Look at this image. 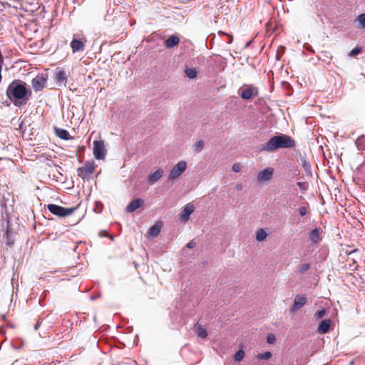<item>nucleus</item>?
<instances>
[{"label": "nucleus", "mask_w": 365, "mask_h": 365, "mask_svg": "<svg viewBox=\"0 0 365 365\" xmlns=\"http://www.w3.org/2000/svg\"><path fill=\"white\" fill-rule=\"evenodd\" d=\"M55 81L58 86H66L67 75L64 71H58L55 73Z\"/></svg>", "instance_id": "dca6fc26"}, {"label": "nucleus", "mask_w": 365, "mask_h": 365, "mask_svg": "<svg viewBox=\"0 0 365 365\" xmlns=\"http://www.w3.org/2000/svg\"><path fill=\"white\" fill-rule=\"evenodd\" d=\"M162 227V222H157L155 224H154L149 230L148 234L150 237H157L159 233L160 232Z\"/></svg>", "instance_id": "aec40b11"}, {"label": "nucleus", "mask_w": 365, "mask_h": 365, "mask_svg": "<svg viewBox=\"0 0 365 365\" xmlns=\"http://www.w3.org/2000/svg\"><path fill=\"white\" fill-rule=\"evenodd\" d=\"M295 146L294 140L287 135L281 134L271 138L260 150L273 152L279 148H292Z\"/></svg>", "instance_id": "f257e3e1"}, {"label": "nucleus", "mask_w": 365, "mask_h": 365, "mask_svg": "<svg viewBox=\"0 0 365 365\" xmlns=\"http://www.w3.org/2000/svg\"><path fill=\"white\" fill-rule=\"evenodd\" d=\"M54 132L56 136L63 140H71L73 139V137L71 136L69 133L63 128L54 127Z\"/></svg>", "instance_id": "a211bd4d"}, {"label": "nucleus", "mask_w": 365, "mask_h": 365, "mask_svg": "<svg viewBox=\"0 0 365 365\" xmlns=\"http://www.w3.org/2000/svg\"><path fill=\"white\" fill-rule=\"evenodd\" d=\"M185 75L190 79L197 77V72L195 68H186L185 71Z\"/></svg>", "instance_id": "4be33fe9"}, {"label": "nucleus", "mask_w": 365, "mask_h": 365, "mask_svg": "<svg viewBox=\"0 0 365 365\" xmlns=\"http://www.w3.org/2000/svg\"><path fill=\"white\" fill-rule=\"evenodd\" d=\"M309 204L305 203V205L299 207L298 211L301 216H304L308 212Z\"/></svg>", "instance_id": "7c9ffc66"}, {"label": "nucleus", "mask_w": 365, "mask_h": 365, "mask_svg": "<svg viewBox=\"0 0 365 365\" xmlns=\"http://www.w3.org/2000/svg\"><path fill=\"white\" fill-rule=\"evenodd\" d=\"M331 324V321L330 319L322 320L318 326L317 331L322 334H327L329 331Z\"/></svg>", "instance_id": "f3484780"}, {"label": "nucleus", "mask_w": 365, "mask_h": 365, "mask_svg": "<svg viewBox=\"0 0 365 365\" xmlns=\"http://www.w3.org/2000/svg\"><path fill=\"white\" fill-rule=\"evenodd\" d=\"M307 302V299L304 294H297L294 299V303L289 309V312L294 313Z\"/></svg>", "instance_id": "1a4fd4ad"}, {"label": "nucleus", "mask_w": 365, "mask_h": 365, "mask_svg": "<svg viewBox=\"0 0 365 365\" xmlns=\"http://www.w3.org/2000/svg\"><path fill=\"white\" fill-rule=\"evenodd\" d=\"M311 268V264L309 263H304L297 267V272L299 274H304L309 271Z\"/></svg>", "instance_id": "5701e85b"}, {"label": "nucleus", "mask_w": 365, "mask_h": 365, "mask_svg": "<svg viewBox=\"0 0 365 365\" xmlns=\"http://www.w3.org/2000/svg\"><path fill=\"white\" fill-rule=\"evenodd\" d=\"M6 245H8L9 247L13 246L14 245V239L12 237V235H11L9 227H7V230L6 232Z\"/></svg>", "instance_id": "412c9836"}, {"label": "nucleus", "mask_w": 365, "mask_h": 365, "mask_svg": "<svg viewBox=\"0 0 365 365\" xmlns=\"http://www.w3.org/2000/svg\"><path fill=\"white\" fill-rule=\"evenodd\" d=\"M144 203L143 200L141 198H136L131 201L126 207V211L128 212H133L137 209L140 207Z\"/></svg>", "instance_id": "4468645a"}, {"label": "nucleus", "mask_w": 365, "mask_h": 365, "mask_svg": "<svg viewBox=\"0 0 365 365\" xmlns=\"http://www.w3.org/2000/svg\"><path fill=\"white\" fill-rule=\"evenodd\" d=\"M297 185L301 190L304 191L307 190L309 187V184L307 182H297Z\"/></svg>", "instance_id": "72a5a7b5"}, {"label": "nucleus", "mask_w": 365, "mask_h": 365, "mask_svg": "<svg viewBox=\"0 0 365 365\" xmlns=\"http://www.w3.org/2000/svg\"><path fill=\"white\" fill-rule=\"evenodd\" d=\"M356 145L359 150H365V136L359 137L356 140Z\"/></svg>", "instance_id": "393cba45"}, {"label": "nucleus", "mask_w": 365, "mask_h": 365, "mask_svg": "<svg viewBox=\"0 0 365 365\" xmlns=\"http://www.w3.org/2000/svg\"><path fill=\"white\" fill-rule=\"evenodd\" d=\"M40 326H41V322L38 321L34 326V329L36 331L38 330Z\"/></svg>", "instance_id": "ea45409f"}, {"label": "nucleus", "mask_w": 365, "mask_h": 365, "mask_svg": "<svg viewBox=\"0 0 365 365\" xmlns=\"http://www.w3.org/2000/svg\"><path fill=\"white\" fill-rule=\"evenodd\" d=\"M267 236V232L264 229H259L256 233V240L261 242L264 240Z\"/></svg>", "instance_id": "b1692460"}, {"label": "nucleus", "mask_w": 365, "mask_h": 365, "mask_svg": "<svg viewBox=\"0 0 365 365\" xmlns=\"http://www.w3.org/2000/svg\"><path fill=\"white\" fill-rule=\"evenodd\" d=\"M272 354L270 351H266L264 353L258 354L256 356V359L260 360H268L272 357Z\"/></svg>", "instance_id": "cd10ccee"}, {"label": "nucleus", "mask_w": 365, "mask_h": 365, "mask_svg": "<svg viewBox=\"0 0 365 365\" xmlns=\"http://www.w3.org/2000/svg\"><path fill=\"white\" fill-rule=\"evenodd\" d=\"M361 52V48L356 47L349 52V56L351 57H354V56H356L358 54H359Z\"/></svg>", "instance_id": "473e14b6"}, {"label": "nucleus", "mask_w": 365, "mask_h": 365, "mask_svg": "<svg viewBox=\"0 0 365 365\" xmlns=\"http://www.w3.org/2000/svg\"><path fill=\"white\" fill-rule=\"evenodd\" d=\"M275 336L273 334H268V336H267V342L268 344H274V341H275Z\"/></svg>", "instance_id": "c9c22d12"}, {"label": "nucleus", "mask_w": 365, "mask_h": 365, "mask_svg": "<svg viewBox=\"0 0 365 365\" xmlns=\"http://www.w3.org/2000/svg\"><path fill=\"white\" fill-rule=\"evenodd\" d=\"M46 79L43 76H37L31 81L33 88L36 92L41 91L45 87Z\"/></svg>", "instance_id": "f8f14e48"}, {"label": "nucleus", "mask_w": 365, "mask_h": 365, "mask_svg": "<svg viewBox=\"0 0 365 365\" xmlns=\"http://www.w3.org/2000/svg\"><path fill=\"white\" fill-rule=\"evenodd\" d=\"M236 187L237 189L240 190L242 189V185H237Z\"/></svg>", "instance_id": "a19ab883"}, {"label": "nucleus", "mask_w": 365, "mask_h": 365, "mask_svg": "<svg viewBox=\"0 0 365 365\" xmlns=\"http://www.w3.org/2000/svg\"><path fill=\"white\" fill-rule=\"evenodd\" d=\"M195 207L191 203H187L180 213V219L182 222H186L189 220L190 215L194 212Z\"/></svg>", "instance_id": "9b49d317"}, {"label": "nucleus", "mask_w": 365, "mask_h": 365, "mask_svg": "<svg viewBox=\"0 0 365 365\" xmlns=\"http://www.w3.org/2000/svg\"><path fill=\"white\" fill-rule=\"evenodd\" d=\"M180 43V38L176 35H172L169 36L165 41V46L166 48H171L178 46Z\"/></svg>", "instance_id": "6ab92c4d"}, {"label": "nucleus", "mask_w": 365, "mask_h": 365, "mask_svg": "<svg viewBox=\"0 0 365 365\" xmlns=\"http://www.w3.org/2000/svg\"><path fill=\"white\" fill-rule=\"evenodd\" d=\"M204 145V141L202 140H200L195 143L193 148L195 151L199 153L203 149Z\"/></svg>", "instance_id": "c85d7f7f"}, {"label": "nucleus", "mask_w": 365, "mask_h": 365, "mask_svg": "<svg viewBox=\"0 0 365 365\" xmlns=\"http://www.w3.org/2000/svg\"><path fill=\"white\" fill-rule=\"evenodd\" d=\"M195 245H196V243H195L193 240H191V241H190V242L187 244L186 247H187V248L192 249V248L195 247Z\"/></svg>", "instance_id": "4c0bfd02"}, {"label": "nucleus", "mask_w": 365, "mask_h": 365, "mask_svg": "<svg viewBox=\"0 0 365 365\" xmlns=\"http://www.w3.org/2000/svg\"><path fill=\"white\" fill-rule=\"evenodd\" d=\"M86 41V39L82 41L80 39L73 38L71 42V48L72 49L73 53L83 51L85 48Z\"/></svg>", "instance_id": "ddd939ff"}, {"label": "nucleus", "mask_w": 365, "mask_h": 365, "mask_svg": "<svg viewBox=\"0 0 365 365\" xmlns=\"http://www.w3.org/2000/svg\"><path fill=\"white\" fill-rule=\"evenodd\" d=\"M232 171L235 172V173H238L241 170V167L239 163H235L233 165H232Z\"/></svg>", "instance_id": "e433bc0d"}, {"label": "nucleus", "mask_w": 365, "mask_h": 365, "mask_svg": "<svg viewBox=\"0 0 365 365\" xmlns=\"http://www.w3.org/2000/svg\"><path fill=\"white\" fill-rule=\"evenodd\" d=\"M187 163L185 160H180L170 170L168 175V180H174L180 177L186 170Z\"/></svg>", "instance_id": "39448f33"}, {"label": "nucleus", "mask_w": 365, "mask_h": 365, "mask_svg": "<svg viewBox=\"0 0 365 365\" xmlns=\"http://www.w3.org/2000/svg\"><path fill=\"white\" fill-rule=\"evenodd\" d=\"M47 208L51 213L60 217H64L71 215L76 210V207L66 208L54 204H48L47 205Z\"/></svg>", "instance_id": "7ed1b4c3"}, {"label": "nucleus", "mask_w": 365, "mask_h": 365, "mask_svg": "<svg viewBox=\"0 0 365 365\" xmlns=\"http://www.w3.org/2000/svg\"><path fill=\"white\" fill-rule=\"evenodd\" d=\"M197 336L202 339H205L207 336V332L205 329L201 326H198L196 329Z\"/></svg>", "instance_id": "bb28decb"}, {"label": "nucleus", "mask_w": 365, "mask_h": 365, "mask_svg": "<svg viewBox=\"0 0 365 365\" xmlns=\"http://www.w3.org/2000/svg\"><path fill=\"white\" fill-rule=\"evenodd\" d=\"M357 21L359 23L358 27L365 28V13L358 16Z\"/></svg>", "instance_id": "2f4dec72"}, {"label": "nucleus", "mask_w": 365, "mask_h": 365, "mask_svg": "<svg viewBox=\"0 0 365 365\" xmlns=\"http://www.w3.org/2000/svg\"><path fill=\"white\" fill-rule=\"evenodd\" d=\"M274 170L272 168H267L258 173L257 180L259 182H264L271 180Z\"/></svg>", "instance_id": "9d476101"}, {"label": "nucleus", "mask_w": 365, "mask_h": 365, "mask_svg": "<svg viewBox=\"0 0 365 365\" xmlns=\"http://www.w3.org/2000/svg\"><path fill=\"white\" fill-rule=\"evenodd\" d=\"M95 162L93 160L87 161L85 165L77 169L78 176L82 179L88 178L95 170Z\"/></svg>", "instance_id": "20e7f679"}, {"label": "nucleus", "mask_w": 365, "mask_h": 365, "mask_svg": "<svg viewBox=\"0 0 365 365\" xmlns=\"http://www.w3.org/2000/svg\"><path fill=\"white\" fill-rule=\"evenodd\" d=\"M259 94V89L252 85H245L242 90L240 96L244 100H249L252 97H256Z\"/></svg>", "instance_id": "0eeeda50"}, {"label": "nucleus", "mask_w": 365, "mask_h": 365, "mask_svg": "<svg viewBox=\"0 0 365 365\" xmlns=\"http://www.w3.org/2000/svg\"><path fill=\"white\" fill-rule=\"evenodd\" d=\"M319 236V230L318 228H315L310 232L309 237L313 242L316 243L318 242Z\"/></svg>", "instance_id": "a878e982"}, {"label": "nucleus", "mask_w": 365, "mask_h": 365, "mask_svg": "<svg viewBox=\"0 0 365 365\" xmlns=\"http://www.w3.org/2000/svg\"><path fill=\"white\" fill-rule=\"evenodd\" d=\"M326 314V312L324 309H322V310H319V311H317L315 314H314V317L316 319H319L321 318H322Z\"/></svg>", "instance_id": "f704fd0d"}, {"label": "nucleus", "mask_w": 365, "mask_h": 365, "mask_svg": "<svg viewBox=\"0 0 365 365\" xmlns=\"http://www.w3.org/2000/svg\"><path fill=\"white\" fill-rule=\"evenodd\" d=\"M28 90L26 87V83L21 81H13L8 87L6 94L9 98L12 101L15 105L16 101L22 100L26 97Z\"/></svg>", "instance_id": "f03ea898"}, {"label": "nucleus", "mask_w": 365, "mask_h": 365, "mask_svg": "<svg viewBox=\"0 0 365 365\" xmlns=\"http://www.w3.org/2000/svg\"><path fill=\"white\" fill-rule=\"evenodd\" d=\"M245 356V351L242 350V349H240L239 351H237L235 356H234V359L235 361H241L243 358Z\"/></svg>", "instance_id": "c756f323"}, {"label": "nucleus", "mask_w": 365, "mask_h": 365, "mask_svg": "<svg viewBox=\"0 0 365 365\" xmlns=\"http://www.w3.org/2000/svg\"><path fill=\"white\" fill-rule=\"evenodd\" d=\"M164 171L163 169L159 168L156 171L150 173L148 176V182L150 184L153 185L158 181L163 175Z\"/></svg>", "instance_id": "2eb2a0df"}, {"label": "nucleus", "mask_w": 365, "mask_h": 365, "mask_svg": "<svg viewBox=\"0 0 365 365\" xmlns=\"http://www.w3.org/2000/svg\"><path fill=\"white\" fill-rule=\"evenodd\" d=\"M220 34H222L223 35H226L225 33L224 32H222V31H220ZM227 36L229 37V43H231L233 41V36L232 35H230V34H227Z\"/></svg>", "instance_id": "58836bf2"}, {"label": "nucleus", "mask_w": 365, "mask_h": 365, "mask_svg": "<svg viewBox=\"0 0 365 365\" xmlns=\"http://www.w3.org/2000/svg\"><path fill=\"white\" fill-rule=\"evenodd\" d=\"M6 5L9 7L15 9L16 11L20 10L27 13L32 11L27 8L28 2L23 0H9L6 2Z\"/></svg>", "instance_id": "6e6552de"}, {"label": "nucleus", "mask_w": 365, "mask_h": 365, "mask_svg": "<svg viewBox=\"0 0 365 365\" xmlns=\"http://www.w3.org/2000/svg\"><path fill=\"white\" fill-rule=\"evenodd\" d=\"M93 151V155L97 160H103L106 153L104 142L103 140H95Z\"/></svg>", "instance_id": "423d86ee"}]
</instances>
